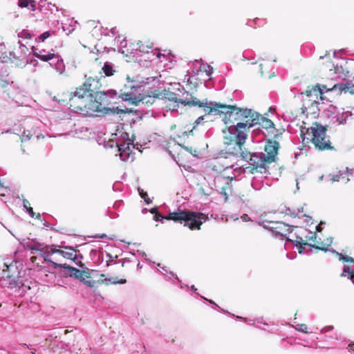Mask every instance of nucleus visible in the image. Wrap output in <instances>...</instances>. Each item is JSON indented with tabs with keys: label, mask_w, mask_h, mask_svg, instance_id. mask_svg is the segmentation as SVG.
<instances>
[{
	"label": "nucleus",
	"mask_w": 354,
	"mask_h": 354,
	"mask_svg": "<svg viewBox=\"0 0 354 354\" xmlns=\"http://www.w3.org/2000/svg\"><path fill=\"white\" fill-rule=\"evenodd\" d=\"M99 82L93 77H88L76 91L70 93V106L77 109L85 115L93 113H102L106 109L109 98L116 95L114 91H97Z\"/></svg>",
	"instance_id": "nucleus-1"
},
{
	"label": "nucleus",
	"mask_w": 354,
	"mask_h": 354,
	"mask_svg": "<svg viewBox=\"0 0 354 354\" xmlns=\"http://www.w3.org/2000/svg\"><path fill=\"white\" fill-rule=\"evenodd\" d=\"M171 220L174 222L185 221V226L190 230H200L201 225L208 220L207 215L200 212H194L189 210H182L178 209L177 211L170 212L167 216H162L160 212L156 213L153 216L156 221H162L163 220Z\"/></svg>",
	"instance_id": "nucleus-2"
},
{
	"label": "nucleus",
	"mask_w": 354,
	"mask_h": 354,
	"mask_svg": "<svg viewBox=\"0 0 354 354\" xmlns=\"http://www.w3.org/2000/svg\"><path fill=\"white\" fill-rule=\"evenodd\" d=\"M327 126L315 122L310 127H302L300 136L304 143L312 142L319 151L333 150L329 137L326 135Z\"/></svg>",
	"instance_id": "nucleus-3"
},
{
	"label": "nucleus",
	"mask_w": 354,
	"mask_h": 354,
	"mask_svg": "<svg viewBox=\"0 0 354 354\" xmlns=\"http://www.w3.org/2000/svg\"><path fill=\"white\" fill-rule=\"evenodd\" d=\"M263 227L269 229L275 236H279L281 237V239L286 238V242L292 243L298 248L299 252L300 254H303L305 252V247L304 245H308L310 247H313L316 249L326 252L328 250V247L330 245L333 240L332 237L327 239V243L324 244L322 246L311 245L306 242L301 243V241H302V238L299 236L297 237V239L299 240L293 241L286 237L287 233L291 232L290 226L283 222L270 221L268 222V225H263Z\"/></svg>",
	"instance_id": "nucleus-4"
},
{
	"label": "nucleus",
	"mask_w": 354,
	"mask_h": 354,
	"mask_svg": "<svg viewBox=\"0 0 354 354\" xmlns=\"http://www.w3.org/2000/svg\"><path fill=\"white\" fill-rule=\"evenodd\" d=\"M126 141H131L127 132L123 131V128H118L115 133L112 134V138L108 142H105L104 147L106 148H113L115 146L119 152V156L122 161H127L131 153L130 147V142Z\"/></svg>",
	"instance_id": "nucleus-5"
},
{
	"label": "nucleus",
	"mask_w": 354,
	"mask_h": 354,
	"mask_svg": "<svg viewBox=\"0 0 354 354\" xmlns=\"http://www.w3.org/2000/svg\"><path fill=\"white\" fill-rule=\"evenodd\" d=\"M250 129L248 121L238 122L236 125L231 124L227 127V131L223 130L225 144H235L241 149L247 139L246 131Z\"/></svg>",
	"instance_id": "nucleus-6"
},
{
	"label": "nucleus",
	"mask_w": 354,
	"mask_h": 354,
	"mask_svg": "<svg viewBox=\"0 0 354 354\" xmlns=\"http://www.w3.org/2000/svg\"><path fill=\"white\" fill-rule=\"evenodd\" d=\"M221 114L223 115V121L225 124H233L234 122L248 119L254 116V111L250 109H241L236 106L222 104Z\"/></svg>",
	"instance_id": "nucleus-7"
},
{
	"label": "nucleus",
	"mask_w": 354,
	"mask_h": 354,
	"mask_svg": "<svg viewBox=\"0 0 354 354\" xmlns=\"http://www.w3.org/2000/svg\"><path fill=\"white\" fill-rule=\"evenodd\" d=\"M186 102L189 106H198L203 108V111L207 115H221V111H222V103L209 101L207 99L203 101H201L195 97H192L190 102Z\"/></svg>",
	"instance_id": "nucleus-8"
},
{
	"label": "nucleus",
	"mask_w": 354,
	"mask_h": 354,
	"mask_svg": "<svg viewBox=\"0 0 354 354\" xmlns=\"http://www.w3.org/2000/svg\"><path fill=\"white\" fill-rule=\"evenodd\" d=\"M324 115L330 119L332 124H342L346 122L348 118L352 114L349 111H344L333 104H329L327 108L324 109Z\"/></svg>",
	"instance_id": "nucleus-9"
},
{
	"label": "nucleus",
	"mask_w": 354,
	"mask_h": 354,
	"mask_svg": "<svg viewBox=\"0 0 354 354\" xmlns=\"http://www.w3.org/2000/svg\"><path fill=\"white\" fill-rule=\"evenodd\" d=\"M243 159L247 160L250 165L254 167L266 170V164L269 163L267 161L266 153L263 152H255L250 153V152H241Z\"/></svg>",
	"instance_id": "nucleus-10"
},
{
	"label": "nucleus",
	"mask_w": 354,
	"mask_h": 354,
	"mask_svg": "<svg viewBox=\"0 0 354 354\" xmlns=\"http://www.w3.org/2000/svg\"><path fill=\"white\" fill-rule=\"evenodd\" d=\"M28 48L26 46L21 42L20 40L17 42V48H15L14 50L10 53V56L16 59L15 64L19 67L25 66L28 61L26 59Z\"/></svg>",
	"instance_id": "nucleus-11"
},
{
	"label": "nucleus",
	"mask_w": 354,
	"mask_h": 354,
	"mask_svg": "<svg viewBox=\"0 0 354 354\" xmlns=\"http://www.w3.org/2000/svg\"><path fill=\"white\" fill-rule=\"evenodd\" d=\"M21 244L26 249L39 251L41 255L44 257L46 262L48 263V257L50 255V245H44L35 240H24Z\"/></svg>",
	"instance_id": "nucleus-12"
},
{
	"label": "nucleus",
	"mask_w": 354,
	"mask_h": 354,
	"mask_svg": "<svg viewBox=\"0 0 354 354\" xmlns=\"http://www.w3.org/2000/svg\"><path fill=\"white\" fill-rule=\"evenodd\" d=\"M48 264L55 270L57 268H64L66 270V274L67 276L74 277L84 283L86 282L84 277H83V273L84 272V271L78 270L66 263L62 264L55 263L52 260H48Z\"/></svg>",
	"instance_id": "nucleus-13"
},
{
	"label": "nucleus",
	"mask_w": 354,
	"mask_h": 354,
	"mask_svg": "<svg viewBox=\"0 0 354 354\" xmlns=\"http://www.w3.org/2000/svg\"><path fill=\"white\" fill-rule=\"evenodd\" d=\"M254 116L250 118V122L248 121L249 127H253L257 125L261 126L266 131L271 129V131H275L274 123L270 119L263 117L261 115L254 111Z\"/></svg>",
	"instance_id": "nucleus-14"
},
{
	"label": "nucleus",
	"mask_w": 354,
	"mask_h": 354,
	"mask_svg": "<svg viewBox=\"0 0 354 354\" xmlns=\"http://www.w3.org/2000/svg\"><path fill=\"white\" fill-rule=\"evenodd\" d=\"M327 91H332L337 95L342 93H346L349 89L354 87V77L348 80H344V82L335 84L331 88H327L326 86H322Z\"/></svg>",
	"instance_id": "nucleus-15"
},
{
	"label": "nucleus",
	"mask_w": 354,
	"mask_h": 354,
	"mask_svg": "<svg viewBox=\"0 0 354 354\" xmlns=\"http://www.w3.org/2000/svg\"><path fill=\"white\" fill-rule=\"evenodd\" d=\"M279 144L276 140H268L265 146V152L267 161L272 162L275 160V157L277 155Z\"/></svg>",
	"instance_id": "nucleus-16"
},
{
	"label": "nucleus",
	"mask_w": 354,
	"mask_h": 354,
	"mask_svg": "<svg viewBox=\"0 0 354 354\" xmlns=\"http://www.w3.org/2000/svg\"><path fill=\"white\" fill-rule=\"evenodd\" d=\"M304 107L308 110V113L313 114L315 117L319 115V111L322 109L324 110V103H320L315 99H308V100H304Z\"/></svg>",
	"instance_id": "nucleus-17"
},
{
	"label": "nucleus",
	"mask_w": 354,
	"mask_h": 354,
	"mask_svg": "<svg viewBox=\"0 0 354 354\" xmlns=\"http://www.w3.org/2000/svg\"><path fill=\"white\" fill-rule=\"evenodd\" d=\"M163 91H164V97L165 99H167L169 101H171V102H174L175 103H177V104L180 103L185 106H187V104L186 102H190L191 98H192V97H187V98H179L178 93H175L174 92L171 91L168 88H165L163 90Z\"/></svg>",
	"instance_id": "nucleus-18"
},
{
	"label": "nucleus",
	"mask_w": 354,
	"mask_h": 354,
	"mask_svg": "<svg viewBox=\"0 0 354 354\" xmlns=\"http://www.w3.org/2000/svg\"><path fill=\"white\" fill-rule=\"evenodd\" d=\"M66 250H71V252H65L61 250H58L54 248V245L50 246V254H59L63 257L68 259H72L74 261H75V259L77 256L74 254V252H75V248L73 246H65L64 247Z\"/></svg>",
	"instance_id": "nucleus-19"
},
{
	"label": "nucleus",
	"mask_w": 354,
	"mask_h": 354,
	"mask_svg": "<svg viewBox=\"0 0 354 354\" xmlns=\"http://www.w3.org/2000/svg\"><path fill=\"white\" fill-rule=\"evenodd\" d=\"M169 87H168L169 89H170L171 91L174 92L175 93L179 94V98H187V97H193L192 94H190L188 91H187L184 86L181 85L178 82H174V83H169Z\"/></svg>",
	"instance_id": "nucleus-20"
},
{
	"label": "nucleus",
	"mask_w": 354,
	"mask_h": 354,
	"mask_svg": "<svg viewBox=\"0 0 354 354\" xmlns=\"http://www.w3.org/2000/svg\"><path fill=\"white\" fill-rule=\"evenodd\" d=\"M323 93V90L320 88H317V86H313L311 88L310 87L308 88L304 92L301 93V95H305L306 97V100L308 99H318V96L322 95Z\"/></svg>",
	"instance_id": "nucleus-21"
},
{
	"label": "nucleus",
	"mask_w": 354,
	"mask_h": 354,
	"mask_svg": "<svg viewBox=\"0 0 354 354\" xmlns=\"http://www.w3.org/2000/svg\"><path fill=\"white\" fill-rule=\"evenodd\" d=\"M17 286L15 278L10 276L8 273L4 272L0 277V286L13 287Z\"/></svg>",
	"instance_id": "nucleus-22"
},
{
	"label": "nucleus",
	"mask_w": 354,
	"mask_h": 354,
	"mask_svg": "<svg viewBox=\"0 0 354 354\" xmlns=\"http://www.w3.org/2000/svg\"><path fill=\"white\" fill-rule=\"evenodd\" d=\"M251 186L256 191L261 190L265 186L263 177L261 176L253 177L251 181Z\"/></svg>",
	"instance_id": "nucleus-23"
},
{
	"label": "nucleus",
	"mask_w": 354,
	"mask_h": 354,
	"mask_svg": "<svg viewBox=\"0 0 354 354\" xmlns=\"http://www.w3.org/2000/svg\"><path fill=\"white\" fill-rule=\"evenodd\" d=\"M18 5L21 8H28L32 11L37 9L36 0H19Z\"/></svg>",
	"instance_id": "nucleus-24"
},
{
	"label": "nucleus",
	"mask_w": 354,
	"mask_h": 354,
	"mask_svg": "<svg viewBox=\"0 0 354 354\" xmlns=\"http://www.w3.org/2000/svg\"><path fill=\"white\" fill-rule=\"evenodd\" d=\"M102 70L104 75L107 77H110L114 75L115 71L113 68V64L111 62H106L102 68Z\"/></svg>",
	"instance_id": "nucleus-25"
},
{
	"label": "nucleus",
	"mask_w": 354,
	"mask_h": 354,
	"mask_svg": "<svg viewBox=\"0 0 354 354\" xmlns=\"http://www.w3.org/2000/svg\"><path fill=\"white\" fill-rule=\"evenodd\" d=\"M31 49H32V54L35 57H37L44 62H47L48 59H50L51 55H46V54H41V52H39V49L37 48H36L35 46H32Z\"/></svg>",
	"instance_id": "nucleus-26"
},
{
	"label": "nucleus",
	"mask_w": 354,
	"mask_h": 354,
	"mask_svg": "<svg viewBox=\"0 0 354 354\" xmlns=\"http://www.w3.org/2000/svg\"><path fill=\"white\" fill-rule=\"evenodd\" d=\"M257 136L259 137V140H257V142H260V141L264 140L267 136L266 134V132L264 131H263L262 129H261L259 128V127L254 129L252 131V139L254 140L255 137H257Z\"/></svg>",
	"instance_id": "nucleus-27"
},
{
	"label": "nucleus",
	"mask_w": 354,
	"mask_h": 354,
	"mask_svg": "<svg viewBox=\"0 0 354 354\" xmlns=\"http://www.w3.org/2000/svg\"><path fill=\"white\" fill-rule=\"evenodd\" d=\"M53 68L59 73L62 74L65 71V65L64 64L63 59L60 57L59 59H57L55 65Z\"/></svg>",
	"instance_id": "nucleus-28"
},
{
	"label": "nucleus",
	"mask_w": 354,
	"mask_h": 354,
	"mask_svg": "<svg viewBox=\"0 0 354 354\" xmlns=\"http://www.w3.org/2000/svg\"><path fill=\"white\" fill-rule=\"evenodd\" d=\"M330 251L333 253L335 254L339 257V259L340 261L342 260V261H346V262H352V263H354V259L353 258L350 257L348 256H344L343 254H342L341 253H339L338 252H337L335 250H332Z\"/></svg>",
	"instance_id": "nucleus-29"
},
{
	"label": "nucleus",
	"mask_w": 354,
	"mask_h": 354,
	"mask_svg": "<svg viewBox=\"0 0 354 354\" xmlns=\"http://www.w3.org/2000/svg\"><path fill=\"white\" fill-rule=\"evenodd\" d=\"M127 41L125 39H122L120 41V46H118V51L124 55H128L130 53L128 49H125L127 47Z\"/></svg>",
	"instance_id": "nucleus-30"
},
{
	"label": "nucleus",
	"mask_w": 354,
	"mask_h": 354,
	"mask_svg": "<svg viewBox=\"0 0 354 354\" xmlns=\"http://www.w3.org/2000/svg\"><path fill=\"white\" fill-rule=\"evenodd\" d=\"M138 191L140 197L145 200L146 204L149 205L152 202V201L148 197V194L147 192H145L140 187H138Z\"/></svg>",
	"instance_id": "nucleus-31"
},
{
	"label": "nucleus",
	"mask_w": 354,
	"mask_h": 354,
	"mask_svg": "<svg viewBox=\"0 0 354 354\" xmlns=\"http://www.w3.org/2000/svg\"><path fill=\"white\" fill-rule=\"evenodd\" d=\"M106 281H109L111 284H124L127 282L126 279H122L118 280V277H110L105 279Z\"/></svg>",
	"instance_id": "nucleus-32"
},
{
	"label": "nucleus",
	"mask_w": 354,
	"mask_h": 354,
	"mask_svg": "<svg viewBox=\"0 0 354 354\" xmlns=\"http://www.w3.org/2000/svg\"><path fill=\"white\" fill-rule=\"evenodd\" d=\"M344 175L342 173H338L337 174H330L327 176V178L328 180L331 181L332 183L339 181L341 177Z\"/></svg>",
	"instance_id": "nucleus-33"
},
{
	"label": "nucleus",
	"mask_w": 354,
	"mask_h": 354,
	"mask_svg": "<svg viewBox=\"0 0 354 354\" xmlns=\"http://www.w3.org/2000/svg\"><path fill=\"white\" fill-rule=\"evenodd\" d=\"M46 55H51L50 59H48L47 62H49V64L53 68V66L55 65L57 59H59L60 57L57 55H55V53H48Z\"/></svg>",
	"instance_id": "nucleus-34"
},
{
	"label": "nucleus",
	"mask_w": 354,
	"mask_h": 354,
	"mask_svg": "<svg viewBox=\"0 0 354 354\" xmlns=\"http://www.w3.org/2000/svg\"><path fill=\"white\" fill-rule=\"evenodd\" d=\"M50 35L49 31H46L41 34L39 37H37L35 40L37 42H44L47 38H48Z\"/></svg>",
	"instance_id": "nucleus-35"
},
{
	"label": "nucleus",
	"mask_w": 354,
	"mask_h": 354,
	"mask_svg": "<svg viewBox=\"0 0 354 354\" xmlns=\"http://www.w3.org/2000/svg\"><path fill=\"white\" fill-rule=\"evenodd\" d=\"M32 34L28 30H23L20 33H19L18 37L24 38V39H31Z\"/></svg>",
	"instance_id": "nucleus-36"
},
{
	"label": "nucleus",
	"mask_w": 354,
	"mask_h": 354,
	"mask_svg": "<svg viewBox=\"0 0 354 354\" xmlns=\"http://www.w3.org/2000/svg\"><path fill=\"white\" fill-rule=\"evenodd\" d=\"M353 273H354L353 270L348 266H344L343 268V272L342 273V277L346 276L348 274V277L351 276Z\"/></svg>",
	"instance_id": "nucleus-37"
},
{
	"label": "nucleus",
	"mask_w": 354,
	"mask_h": 354,
	"mask_svg": "<svg viewBox=\"0 0 354 354\" xmlns=\"http://www.w3.org/2000/svg\"><path fill=\"white\" fill-rule=\"evenodd\" d=\"M295 328L300 332L304 333H308L309 332L307 330L308 328L307 326L304 324H297Z\"/></svg>",
	"instance_id": "nucleus-38"
},
{
	"label": "nucleus",
	"mask_w": 354,
	"mask_h": 354,
	"mask_svg": "<svg viewBox=\"0 0 354 354\" xmlns=\"http://www.w3.org/2000/svg\"><path fill=\"white\" fill-rule=\"evenodd\" d=\"M139 46H138V50L140 51V52H142V53H149V49H151L152 47L150 46H145L144 44H140L139 43L138 44Z\"/></svg>",
	"instance_id": "nucleus-39"
},
{
	"label": "nucleus",
	"mask_w": 354,
	"mask_h": 354,
	"mask_svg": "<svg viewBox=\"0 0 354 354\" xmlns=\"http://www.w3.org/2000/svg\"><path fill=\"white\" fill-rule=\"evenodd\" d=\"M31 136H32V135L30 134V131H24L21 137V142H25V141L29 140L30 139Z\"/></svg>",
	"instance_id": "nucleus-40"
},
{
	"label": "nucleus",
	"mask_w": 354,
	"mask_h": 354,
	"mask_svg": "<svg viewBox=\"0 0 354 354\" xmlns=\"http://www.w3.org/2000/svg\"><path fill=\"white\" fill-rule=\"evenodd\" d=\"M165 278L167 280H170L172 278H174L175 279H176L179 283H181V281L176 276V274L171 272V271H169L168 272V274H167L165 275Z\"/></svg>",
	"instance_id": "nucleus-41"
},
{
	"label": "nucleus",
	"mask_w": 354,
	"mask_h": 354,
	"mask_svg": "<svg viewBox=\"0 0 354 354\" xmlns=\"http://www.w3.org/2000/svg\"><path fill=\"white\" fill-rule=\"evenodd\" d=\"M122 98L124 101H129L133 102V99L132 98L131 93H125L122 94Z\"/></svg>",
	"instance_id": "nucleus-42"
},
{
	"label": "nucleus",
	"mask_w": 354,
	"mask_h": 354,
	"mask_svg": "<svg viewBox=\"0 0 354 354\" xmlns=\"http://www.w3.org/2000/svg\"><path fill=\"white\" fill-rule=\"evenodd\" d=\"M204 118H205V115H201V116L198 117V118L195 120V122H194V123L193 129L190 131V132H192L193 129H194L197 125H198L199 124H201V122L204 120Z\"/></svg>",
	"instance_id": "nucleus-43"
},
{
	"label": "nucleus",
	"mask_w": 354,
	"mask_h": 354,
	"mask_svg": "<svg viewBox=\"0 0 354 354\" xmlns=\"http://www.w3.org/2000/svg\"><path fill=\"white\" fill-rule=\"evenodd\" d=\"M236 317L240 319H243L247 324L250 325H255L256 324V319H248L241 316H237Z\"/></svg>",
	"instance_id": "nucleus-44"
},
{
	"label": "nucleus",
	"mask_w": 354,
	"mask_h": 354,
	"mask_svg": "<svg viewBox=\"0 0 354 354\" xmlns=\"http://www.w3.org/2000/svg\"><path fill=\"white\" fill-rule=\"evenodd\" d=\"M261 20H260L259 19H254L253 21H248L247 24L249 26H253V24H255L256 25L260 26L261 25Z\"/></svg>",
	"instance_id": "nucleus-45"
},
{
	"label": "nucleus",
	"mask_w": 354,
	"mask_h": 354,
	"mask_svg": "<svg viewBox=\"0 0 354 354\" xmlns=\"http://www.w3.org/2000/svg\"><path fill=\"white\" fill-rule=\"evenodd\" d=\"M205 72L207 76H210L213 73V68L209 65H207L205 68Z\"/></svg>",
	"instance_id": "nucleus-46"
},
{
	"label": "nucleus",
	"mask_w": 354,
	"mask_h": 354,
	"mask_svg": "<svg viewBox=\"0 0 354 354\" xmlns=\"http://www.w3.org/2000/svg\"><path fill=\"white\" fill-rule=\"evenodd\" d=\"M333 329V326H327L322 328L321 333H326Z\"/></svg>",
	"instance_id": "nucleus-47"
},
{
	"label": "nucleus",
	"mask_w": 354,
	"mask_h": 354,
	"mask_svg": "<svg viewBox=\"0 0 354 354\" xmlns=\"http://www.w3.org/2000/svg\"><path fill=\"white\" fill-rule=\"evenodd\" d=\"M183 148L189 151L190 153H192V155H194V156H197V153H198V151L194 149V151H192V147H183Z\"/></svg>",
	"instance_id": "nucleus-48"
},
{
	"label": "nucleus",
	"mask_w": 354,
	"mask_h": 354,
	"mask_svg": "<svg viewBox=\"0 0 354 354\" xmlns=\"http://www.w3.org/2000/svg\"><path fill=\"white\" fill-rule=\"evenodd\" d=\"M306 238L310 241H314L316 239V234L315 232H310Z\"/></svg>",
	"instance_id": "nucleus-49"
},
{
	"label": "nucleus",
	"mask_w": 354,
	"mask_h": 354,
	"mask_svg": "<svg viewBox=\"0 0 354 354\" xmlns=\"http://www.w3.org/2000/svg\"><path fill=\"white\" fill-rule=\"evenodd\" d=\"M157 266L161 269V270H159V271H160L162 274L166 275L167 274H168V272H169L167 271V270L166 269V268H165V267H162V266H160V263H158V264H157Z\"/></svg>",
	"instance_id": "nucleus-50"
},
{
	"label": "nucleus",
	"mask_w": 354,
	"mask_h": 354,
	"mask_svg": "<svg viewBox=\"0 0 354 354\" xmlns=\"http://www.w3.org/2000/svg\"><path fill=\"white\" fill-rule=\"evenodd\" d=\"M23 207H24V209H29L30 208V203L28 202V201H27L26 199H24L23 200Z\"/></svg>",
	"instance_id": "nucleus-51"
},
{
	"label": "nucleus",
	"mask_w": 354,
	"mask_h": 354,
	"mask_svg": "<svg viewBox=\"0 0 354 354\" xmlns=\"http://www.w3.org/2000/svg\"><path fill=\"white\" fill-rule=\"evenodd\" d=\"M241 218L242 219V221L243 222H246V221H251V218L249 217V216L246 214H243L241 216Z\"/></svg>",
	"instance_id": "nucleus-52"
},
{
	"label": "nucleus",
	"mask_w": 354,
	"mask_h": 354,
	"mask_svg": "<svg viewBox=\"0 0 354 354\" xmlns=\"http://www.w3.org/2000/svg\"><path fill=\"white\" fill-rule=\"evenodd\" d=\"M26 212L29 214V216L32 218H34L35 216V212H33V209L32 207L29 208V209H27L26 210Z\"/></svg>",
	"instance_id": "nucleus-53"
},
{
	"label": "nucleus",
	"mask_w": 354,
	"mask_h": 354,
	"mask_svg": "<svg viewBox=\"0 0 354 354\" xmlns=\"http://www.w3.org/2000/svg\"><path fill=\"white\" fill-rule=\"evenodd\" d=\"M256 323L260 324L266 325V326L268 325V323L263 322V318L262 317L256 319Z\"/></svg>",
	"instance_id": "nucleus-54"
},
{
	"label": "nucleus",
	"mask_w": 354,
	"mask_h": 354,
	"mask_svg": "<svg viewBox=\"0 0 354 354\" xmlns=\"http://www.w3.org/2000/svg\"><path fill=\"white\" fill-rule=\"evenodd\" d=\"M122 203H123L122 201H115V203L113 204V207L115 209H116V208L119 207Z\"/></svg>",
	"instance_id": "nucleus-55"
},
{
	"label": "nucleus",
	"mask_w": 354,
	"mask_h": 354,
	"mask_svg": "<svg viewBox=\"0 0 354 354\" xmlns=\"http://www.w3.org/2000/svg\"><path fill=\"white\" fill-rule=\"evenodd\" d=\"M23 346H26V347H27L28 348H29L30 350L32 351L31 352V353H32V354H35V348H33L32 347V346H31V345H28V344H23Z\"/></svg>",
	"instance_id": "nucleus-56"
},
{
	"label": "nucleus",
	"mask_w": 354,
	"mask_h": 354,
	"mask_svg": "<svg viewBox=\"0 0 354 354\" xmlns=\"http://www.w3.org/2000/svg\"><path fill=\"white\" fill-rule=\"evenodd\" d=\"M137 252H138L140 256H142V257H144L145 260H147V254H146L145 252L138 250V251H137Z\"/></svg>",
	"instance_id": "nucleus-57"
},
{
	"label": "nucleus",
	"mask_w": 354,
	"mask_h": 354,
	"mask_svg": "<svg viewBox=\"0 0 354 354\" xmlns=\"http://www.w3.org/2000/svg\"><path fill=\"white\" fill-rule=\"evenodd\" d=\"M157 80L156 77H151L147 78V84H149L150 82H153Z\"/></svg>",
	"instance_id": "nucleus-58"
},
{
	"label": "nucleus",
	"mask_w": 354,
	"mask_h": 354,
	"mask_svg": "<svg viewBox=\"0 0 354 354\" xmlns=\"http://www.w3.org/2000/svg\"><path fill=\"white\" fill-rule=\"evenodd\" d=\"M93 237L94 238H101V239H103V238H105L106 237V235L105 234H96L95 236H93Z\"/></svg>",
	"instance_id": "nucleus-59"
},
{
	"label": "nucleus",
	"mask_w": 354,
	"mask_h": 354,
	"mask_svg": "<svg viewBox=\"0 0 354 354\" xmlns=\"http://www.w3.org/2000/svg\"><path fill=\"white\" fill-rule=\"evenodd\" d=\"M348 351H349V352H351V353L354 352V344H350L348 345Z\"/></svg>",
	"instance_id": "nucleus-60"
},
{
	"label": "nucleus",
	"mask_w": 354,
	"mask_h": 354,
	"mask_svg": "<svg viewBox=\"0 0 354 354\" xmlns=\"http://www.w3.org/2000/svg\"><path fill=\"white\" fill-rule=\"evenodd\" d=\"M185 286L186 287H187V288H190V290H192V291H194V292H196V291L197 290L196 288L194 285H192V286H189L188 285H185Z\"/></svg>",
	"instance_id": "nucleus-61"
},
{
	"label": "nucleus",
	"mask_w": 354,
	"mask_h": 354,
	"mask_svg": "<svg viewBox=\"0 0 354 354\" xmlns=\"http://www.w3.org/2000/svg\"><path fill=\"white\" fill-rule=\"evenodd\" d=\"M150 212L156 215V213H158V209L156 207L152 208L150 209Z\"/></svg>",
	"instance_id": "nucleus-62"
},
{
	"label": "nucleus",
	"mask_w": 354,
	"mask_h": 354,
	"mask_svg": "<svg viewBox=\"0 0 354 354\" xmlns=\"http://www.w3.org/2000/svg\"><path fill=\"white\" fill-rule=\"evenodd\" d=\"M6 133H13L15 134H19L18 132H17V130L15 129H9V130L6 131Z\"/></svg>",
	"instance_id": "nucleus-63"
},
{
	"label": "nucleus",
	"mask_w": 354,
	"mask_h": 354,
	"mask_svg": "<svg viewBox=\"0 0 354 354\" xmlns=\"http://www.w3.org/2000/svg\"><path fill=\"white\" fill-rule=\"evenodd\" d=\"M348 279H350L354 283V272L351 276H348Z\"/></svg>",
	"instance_id": "nucleus-64"
}]
</instances>
